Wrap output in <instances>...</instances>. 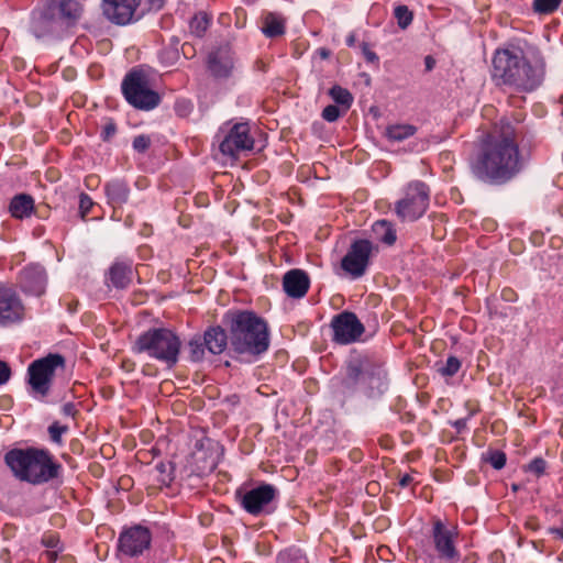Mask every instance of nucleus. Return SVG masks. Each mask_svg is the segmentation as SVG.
Here are the masks:
<instances>
[{
    "instance_id": "1",
    "label": "nucleus",
    "mask_w": 563,
    "mask_h": 563,
    "mask_svg": "<svg viewBox=\"0 0 563 563\" xmlns=\"http://www.w3.org/2000/svg\"><path fill=\"white\" fill-rule=\"evenodd\" d=\"M523 168L515 125L500 120L478 136L470 162L472 175L479 181L503 186L517 177Z\"/></svg>"
},
{
    "instance_id": "2",
    "label": "nucleus",
    "mask_w": 563,
    "mask_h": 563,
    "mask_svg": "<svg viewBox=\"0 0 563 563\" xmlns=\"http://www.w3.org/2000/svg\"><path fill=\"white\" fill-rule=\"evenodd\" d=\"M222 322L229 331L230 347L234 353L258 357L268 350V324L254 311L229 310L224 313Z\"/></svg>"
},
{
    "instance_id": "3",
    "label": "nucleus",
    "mask_w": 563,
    "mask_h": 563,
    "mask_svg": "<svg viewBox=\"0 0 563 563\" xmlns=\"http://www.w3.org/2000/svg\"><path fill=\"white\" fill-rule=\"evenodd\" d=\"M4 463L13 476L32 485H42L58 478L63 466L47 449L14 448L4 454Z\"/></svg>"
},
{
    "instance_id": "4",
    "label": "nucleus",
    "mask_w": 563,
    "mask_h": 563,
    "mask_svg": "<svg viewBox=\"0 0 563 563\" xmlns=\"http://www.w3.org/2000/svg\"><path fill=\"white\" fill-rule=\"evenodd\" d=\"M341 384L344 389L363 393L367 398H378L388 388L384 364L374 356L352 352L344 363Z\"/></svg>"
},
{
    "instance_id": "5",
    "label": "nucleus",
    "mask_w": 563,
    "mask_h": 563,
    "mask_svg": "<svg viewBox=\"0 0 563 563\" xmlns=\"http://www.w3.org/2000/svg\"><path fill=\"white\" fill-rule=\"evenodd\" d=\"M181 341L179 336L167 328H151L141 333L132 345L136 354H146L173 367L179 360Z\"/></svg>"
},
{
    "instance_id": "6",
    "label": "nucleus",
    "mask_w": 563,
    "mask_h": 563,
    "mask_svg": "<svg viewBox=\"0 0 563 563\" xmlns=\"http://www.w3.org/2000/svg\"><path fill=\"white\" fill-rule=\"evenodd\" d=\"M65 366L66 360L59 353H49L32 361L27 366L26 379L31 393L42 399L47 397L57 371H64Z\"/></svg>"
},
{
    "instance_id": "7",
    "label": "nucleus",
    "mask_w": 563,
    "mask_h": 563,
    "mask_svg": "<svg viewBox=\"0 0 563 563\" xmlns=\"http://www.w3.org/2000/svg\"><path fill=\"white\" fill-rule=\"evenodd\" d=\"M121 90L126 102L142 111L155 109L162 100L159 93L151 88L145 73H126Z\"/></svg>"
},
{
    "instance_id": "8",
    "label": "nucleus",
    "mask_w": 563,
    "mask_h": 563,
    "mask_svg": "<svg viewBox=\"0 0 563 563\" xmlns=\"http://www.w3.org/2000/svg\"><path fill=\"white\" fill-rule=\"evenodd\" d=\"M493 65L495 70H518L526 67L530 70H539L545 67L544 59L537 48L528 47L525 53L518 46L497 49Z\"/></svg>"
},
{
    "instance_id": "9",
    "label": "nucleus",
    "mask_w": 563,
    "mask_h": 563,
    "mask_svg": "<svg viewBox=\"0 0 563 563\" xmlns=\"http://www.w3.org/2000/svg\"><path fill=\"white\" fill-rule=\"evenodd\" d=\"M430 538L438 559L445 563H456L461 560V553L457 549L459 530L456 526L446 523L440 518H434Z\"/></svg>"
},
{
    "instance_id": "10",
    "label": "nucleus",
    "mask_w": 563,
    "mask_h": 563,
    "mask_svg": "<svg viewBox=\"0 0 563 563\" xmlns=\"http://www.w3.org/2000/svg\"><path fill=\"white\" fill-rule=\"evenodd\" d=\"M430 201V189L423 181L410 183L405 197L397 201L395 211L402 221H416L427 211Z\"/></svg>"
},
{
    "instance_id": "11",
    "label": "nucleus",
    "mask_w": 563,
    "mask_h": 563,
    "mask_svg": "<svg viewBox=\"0 0 563 563\" xmlns=\"http://www.w3.org/2000/svg\"><path fill=\"white\" fill-rule=\"evenodd\" d=\"M373 243L366 239L354 240L341 260V267L353 278H360L369 265Z\"/></svg>"
},
{
    "instance_id": "12",
    "label": "nucleus",
    "mask_w": 563,
    "mask_h": 563,
    "mask_svg": "<svg viewBox=\"0 0 563 563\" xmlns=\"http://www.w3.org/2000/svg\"><path fill=\"white\" fill-rule=\"evenodd\" d=\"M152 544V532L148 528L135 525L124 529L118 539V550L125 556L142 555Z\"/></svg>"
},
{
    "instance_id": "13",
    "label": "nucleus",
    "mask_w": 563,
    "mask_h": 563,
    "mask_svg": "<svg viewBox=\"0 0 563 563\" xmlns=\"http://www.w3.org/2000/svg\"><path fill=\"white\" fill-rule=\"evenodd\" d=\"M278 490L275 486L263 483L243 494L241 506L247 514L255 517L268 515L273 512L271 504L276 498Z\"/></svg>"
},
{
    "instance_id": "14",
    "label": "nucleus",
    "mask_w": 563,
    "mask_h": 563,
    "mask_svg": "<svg viewBox=\"0 0 563 563\" xmlns=\"http://www.w3.org/2000/svg\"><path fill=\"white\" fill-rule=\"evenodd\" d=\"M333 331L332 341L338 344H351L356 342L365 331L357 316L351 311L335 314L330 323Z\"/></svg>"
},
{
    "instance_id": "15",
    "label": "nucleus",
    "mask_w": 563,
    "mask_h": 563,
    "mask_svg": "<svg viewBox=\"0 0 563 563\" xmlns=\"http://www.w3.org/2000/svg\"><path fill=\"white\" fill-rule=\"evenodd\" d=\"M250 131L249 123H235L220 142V152L230 157H238L241 152L253 150L254 139Z\"/></svg>"
},
{
    "instance_id": "16",
    "label": "nucleus",
    "mask_w": 563,
    "mask_h": 563,
    "mask_svg": "<svg viewBox=\"0 0 563 563\" xmlns=\"http://www.w3.org/2000/svg\"><path fill=\"white\" fill-rule=\"evenodd\" d=\"M492 80L498 87L530 92L541 85L543 77L542 73H493Z\"/></svg>"
},
{
    "instance_id": "17",
    "label": "nucleus",
    "mask_w": 563,
    "mask_h": 563,
    "mask_svg": "<svg viewBox=\"0 0 563 563\" xmlns=\"http://www.w3.org/2000/svg\"><path fill=\"white\" fill-rule=\"evenodd\" d=\"M24 317V306L16 292L0 285V325L20 322Z\"/></svg>"
},
{
    "instance_id": "18",
    "label": "nucleus",
    "mask_w": 563,
    "mask_h": 563,
    "mask_svg": "<svg viewBox=\"0 0 563 563\" xmlns=\"http://www.w3.org/2000/svg\"><path fill=\"white\" fill-rule=\"evenodd\" d=\"M141 0H103V14L115 24L124 25L137 19Z\"/></svg>"
},
{
    "instance_id": "19",
    "label": "nucleus",
    "mask_w": 563,
    "mask_h": 563,
    "mask_svg": "<svg viewBox=\"0 0 563 563\" xmlns=\"http://www.w3.org/2000/svg\"><path fill=\"white\" fill-rule=\"evenodd\" d=\"M46 283L45 268L38 264L24 267L19 276L22 291L37 297L45 292Z\"/></svg>"
},
{
    "instance_id": "20",
    "label": "nucleus",
    "mask_w": 563,
    "mask_h": 563,
    "mask_svg": "<svg viewBox=\"0 0 563 563\" xmlns=\"http://www.w3.org/2000/svg\"><path fill=\"white\" fill-rule=\"evenodd\" d=\"M47 5L49 13L54 14L63 27L77 23L84 12V5L79 0H49Z\"/></svg>"
},
{
    "instance_id": "21",
    "label": "nucleus",
    "mask_w": 563,
    "mask_h": 563,
    "mask_svg": "<svg viewBox=\"0 0 563 563\" xmlns=\"http://www.w3.org/2000/svg\"><path fill=\"white\" fill-rule=\"evenodd\" d=\"M310 287L309 275L299 268L288 271L283 277V289L290 298H302Z\"/></svg>"
},
{
    "instance_id": "22",
    "label": "nucleus",
    "mask_w": 563,
    "mask_h": 563,
    "mask_svg": "<svg viewBox=\"0 0 563 563\" xmlns=\"http://www.w3.org/2000/svg\"><path fill=\"white\" fill-rule=\"evenodd\" d=\"M63 26L59 21L49 13V7L47 3L37 11L33 12L32 15V31L36 37H42L47 34L54 33L60 30Z\"/></svg>"
},
{
    "instance_id": "23",
    "label": "nucleus",
    "mask_w": 563,
    "mask_h": 563,
    "mask_svg": "<svg viewBox=\"0 0 563 563\" xmlns=\"http://www.w3.org/2000/svg\"><path fill=\"white\" fill-rule=\"evenodd\" d=\"M108 279L117 289L126 288L133 279V267L131 261H117L108 272Z\"/></svg>"
},
{
    "instance_id": "24",
    "label": "nucleus",
    "mask_w": 563,
    "mask_h": 563,
    "mask_svg": "<svg viewBox=\"0 0 563 563\" xmlns=\"http://www.w3.org/2000/svg\"><path fill=\"white\" fill-rule=\"evenodd\" d=\"M107 202L113 208H121L130 197V188L123 179H112L104 185Z\"/></svg>"
},
{
    "instance_id": "25",
    "label": "nucleus",
    "mask_w": 563,
    "mask_h": 563,
    "mask_svg": "<svg viewBox=\"0 0 563 563\" xmlns=\"http://www.w3.org/2000/svg\"><path fill=\"white\" fill-rule=\"evenodd\" d=\"M202 339L207 350L213 355L221 354L227 349L228 343L230 344L229 331L227 332L220 325L209 327Z\"/></svg>"
},
{
    "instance_id": "26",
    "label": "nucleus",
    "mask_w": 563,
    "mask_h": 563,
    "mask_svg": "<svg viewBox=\"0 0 563 563\" xmlns=\"http://www.w3.org/2000/svg\"><path fill=\"white\" fill-rule=\"evenodd\" d=\"M34 199L31 195H15L9 203V212L14 219L23 220L30 218L34 212Z\"/></svg>"
},
{
    "instance_id": "27",
    "label": "nucleus",
    "mask_w": 563,
    "mask_h": 563,
    "mask_svg": "<svg viewBox=\"0 0 563 563\" xmlns=\"http://www.w3.org/2000/svg\"><path fill=\"white\" fill-rule=\"evenodd\" d=\"M375 238L387 245H393L397 240L394 225L387 220H377L372 225Z\"/></svg>"
},
{
    "instance_id": "28",
    "label": "nucleus",
    "mask_w": 563,
    "mask_h": 563,
    "mask_svg": "<svg viewBox=\"0 0 563 563\" xmlns=\"http://www.w3.org/2000/svg\"><path fill=\"white\" fill-rule=\"evenodd\" d=\"M211 70H231L234 67L233 57L228 48H219L209 55Z\"/></svg>"
},
{
    "instance_id": "29",
    "label": "nucleus",
    "mask_w": 563,
    "mask_h": 563,
    "mask_svg": "<svg viewBox=\"0 0 563 563\" xmlns=\"http://www.w3.org/2000/svg\"><path fill=\"white\" fill-rule=\"evenodd\" d=\"M263 33L268 37H275L284 34L285 25L283 19L275 13H268L264 18Z\"/></svg>"
},
{
    "instance_id": "30",
    "label": "nucleus",
    "mask_w": 563,
    "mask_h": 563,
    "mask_svg": "<svg viewBox=\"0 0 563 563\" xmlns=\"http://www.w3.org/2000/svg\"><path fill=\"white\" fill-rule=\"evenodd\" d=\"M328 93L336 106L343 108L344 112L351 108L354 100L352 93L340 85H333Z\"/></svg>"
},
{
    "instance_id": "31",
    "label": "nucleus",
    "mask_w": 563,
    "mask_h": 563,
    "mask_svg": "<svg viewBox=\"0 0 563 563\" xmlns=\"http://www.w3.org/2000/svg\"><path fill=\"white\" fill-rule=\"evenodd\" d=\"M417 131V128L411 124H395L389 125L386 129V136L396 142H401L412 136Z\"/></svg>"
},
{
    "instance_id": "32",
    "label": "nucleus",
    "mask_w": 563,
    "mask_h": 563,
    "mask_svg": "<svg viewBox=\"0 0 563 563\" xmlns=\"http://www.w3.org/2000/svg\"><path fill=\"white\" fill-rule=\"evenodd\" d=\"M275 563H309L306 554L298 548L291 547L280 551Z\"/></svg>"
},
{
    "instance_id": "33",
    "label": "nucleus",
    "mask_w": 563,
    "mask_h": 563,
    "mask_svg": "<svg viewBox=\"0 0 563 563\" xmlns=\"http://www.w3.org/2000/svg\"><path fill=\"white\" fill-rule=\"evenodd\" d=\"M155 471L157 472V482L164 486H169L175 476H174V472H175V465L173 462H158L156 465H155Z\"/></svg>"
},
{
    "instance_id": "34",
    "label": "nucleus",
    "mask_w": 563,
    "mask_h": 563,
    "mask_svg": "<svg viewBox=\"0 0 563 563\" xmlns=\"http://www.w3.org/2000/svg\"><path fill=\"white\" fill-rule=\"evenodd\" d=\"M211 22V18L208 16L205 12L197 13L190 21V32L197 36L201 37L208 30Z\"/></svg>"
},
{
    "instance_id": "35",
    "label": "nucleus",
    "mask_w": 563,
    "mask_h": 563,
    "mask_svg": "<svg viewBox=\"0 0 563 563\" xmlns=\"http://www.w3.org/2000/svg\"><path fill=\"white\" fill-rule=\"evenodd\" d=\"M188 347L190 361L201 362L203 360L207 347L201 335H194L188 342Z\"/></svg>"
},
{
    "instance_id": "36",
    "label": "nucleus",
    "mask_w": 563,
    "mask_h": 563,
    "mask_svg": "<svg viewBox=\"0 0 563 563\" xmlns=\"http://www.w3.org/2000/svg\"><path fill=\"white\" fill-rule=\"evenodd\" d=\"M482 460L489 463L495 470H501L507 462L506 453L500 450H488L483 453Z\"/></svg>"
},
{
    "instance_id": "37",
    "label": "nucleus",
    "mask_w": 563,
    "mask_h": 563,
    "mask_svg": "<svg viewBox=\"0 0 563 563\" xmlns=\"http://www.w3.org/2000/svg\"><path fill=\"white\" fill-rule=\"evenodd\" d=\"M461 365L462 363L456 356L450 355L445 363L438 368V372L444 377H452L460 371Z\"/></svg>"
},
{
    "instance_id": "38",
    "label": "nucleus",
    "mask_w": 563,
    "mask_h": 563,
    "mask_svg": "<svg viewBox=\"0 0 563 563\" xmlns=\"http://www.w3.org/2000/svg\"><path fill=\"white\" fill-rule=\"evenodd\" d=\"M547 468H548L547 461L540 456L534 457L533 460H531V462L529 464L523 466V470L526 472H529V473L536 475L537 477L543 476L547 472Z\"/></svg>"
},
{
    "instance_id": "39",
    "label": "nucleus",
    "mask_w": 563,
    "mask_h": 563,
    "mask_svg": "<svg viewBox=\"0 0 563 563\" xmlns=\"http://www.w3.org/2000/svg\"><path fill=\"white\" fill-rule=\"evenodd\" d=\"M394 15L399 27L406 29L412 22V12L407 5H398L394 10Z\"/></svg>"
},
{
    "instance_id": "40",
    "label": "nucleus",
    "mask_w": 563,
    "mask_h": 563,
    "mask_svg": "<svg viewBox=\"0 0 563 563\" xmlns=\"http://www.w3.org/2000/svg\"><path fill=\"white\" fill-rule=\"evenodd\" d=\"M194 110V103L189 99L179 98L175 101L174 111L179 118H188Z\"/></svg>"
},
{
    "instance_id": "41",
    "label": "nucleus",
    "mask_w": 563,
    "mask_h": 563,
    "mask_svg": "<svg viewBox=\"0 0 563 563\" xmlns=\"http://www.w3.org/2000/svg\"><path fill=\"white\" fill-rule=\"evenodd\" d=\"M49 439L52 442L60 445L63 443V434L68 432V427L64 424H59V422H53L48 429Z\"/></svg>"
},
{
    "instance_id": "42",
    "label": "nucleus",
    "mask_w": 563,
    "mask_h": 563,
    "mask_svg": "<svg viewBox=\"0 0 563 563\" xmlns=\"http://www.w3.org/2000/svg\"><path fill=\"white\" fill-rule=\"evenodd\" d=\"M561 3V0H533V9L538 13H551Z\"/></svg>"
},
{
    "instance_id": "43",
    "label": "nucleus",
    "mask_w": 563,
    "mask_h": 563,
    "mask_svg": "<svg viewBox=\"0 0 563 563\" xmlns=\"http://www.w3.org/2000/svg\"><path fill=\"white\" fill-rule=\"evenodd\" d=\"M151 144L152 140L150 135L140 134L133 139L132 147L135 152L143 154L151 147Z\"/></svg>"
},
{
    "instance_id": "44",
    "label": "nucleus",
    "mask_w": 563,
    "mask_h": 563,
    "mask_svg": "<svg viewBox=\"0 0 563 563\" xmlns=\"http://www.w3.org/2000/svg\"><path fill=\"white\" fill-rule=\"evenodd\" d=\"M92 206H93V201L89 197V195L81 192L79 195V214L82 220H85L86 217L89 214Z\"/></svg>"
},
{
    "instance_id": "45",
    "label": "nucleus",
    "mask_w": 563,
    "mask_h": 563,
    "mask_svg": "<svg viewBox=\"0 0 563 563\" xmlns=\"http://www.w3.org/2000/svg\"><path fill=\"white\" fill-rule=\"evenodd\" d=\"M321 117L327 122H335L341 117V111L339 106L329 104L327 106L321 113Z\"/></svg>"
},
{
    "instance_id": "46",
    "label": "nucleus",
    "mask_w": 563,
    "mask_h": 563,
    "mask_svg": "<svg viewBox=\"0 0 563 563\" xmlns=\"http://www.w3.org/2000/svg\"><path fill=\"white\" fill-rule=\"evenodd\" d=\"M42 544L47 549L55 550L58 548L59 537L55 533L44 534L42 537Z\"/></svg>"
},
{
    "instance_id": "47",
    "label": "nucleus",
    "mask_w": 563,
    "mask_h": 563,
    "mask_svg": "<svg viewBox=\"0 0 563 563\" xmlns=\"http://www.w3.org/2000/svg\"><path fill=\"white\" fill-rule=\"evenodd\" d=\"M117 133V124L113 121H109L101 131V139L106 142L110 141Z\"/></svg>"
},
{
    "instance_id": "48",
    "label": "nucleus",
    "mask_w": 563,
    "mask_h": 563,
    "mask_svg": "<svg viewBox=\"0 0 563 563\" xmlns=\"http://www.w3.org/2000/svg\"><path fill=\"white\" fill-rule=\"evenodd\" d=\"M11 368L9 364L0 360V386L4 385L11 377Z\"/></svg>"
},
{
    "instance_id": "49",
    "label": "nucleus",
    "mask_w": 563,
    "mask_h": 563,
    "mask_svg": "<svg viewBox=\"0 0 563 563\" xmlns=\"http://www.w3.org/2000/svg\"><path fill=\"white\" fill-rule=\"evenodd\" d=\"M62 412L65 416L73 417V418H75L76 415L78 413L74 402H66V404H64L63 407H62Z\"/></svg>"
},
{
    "instance_id": "50",
    "label": "nucleus",
    "mask_w": 563,
    "mask_h": 563,
    "mask_svg": "<svg viewBox=\"0 0 563 563\" xmlns=\"http://www.w3.org/2000/svg\"><path fill=\"white\" fill-rule=\"evenodd\" d=\"M466 424H467V419L466 418L457 419V420H455L452 423V426L455 428L457 433H461L463 430H465L466 429Z\"/></svg>"
},
{
    "instance_id": "51",
    "label": "nucleus",
    "mask_w": 563,
    "mask_h": 563,
    "mask_svg": "<svg viewBox=\"0 0 563 563\" xmlns=\"http://www.w3.org/2000/svg\"><path fill=\"white\" fill-rule=\"evenodd\" d=\"M363 54L364 57L371 63L377 60V55L373 51H371L366 44H363Z\"/></svg>"
},
{
    "instance_id": "52",
    "label": "nucleus",
    "mask_w": 563,
    "mask_h": 563,
    "mask_svg": "<svg viewBox=\"0 0 563 563\" xmlns=\"http://www.w3.org/2000/svg\"><path fill=\"white\" fill-rule=\"evenodd\" d=\"M413 481L412 476L409 475V474H405L402 475L400 478H399V485L401 487H407L411 484V482Z\"/></svg>"
},
{
    "instance_id": "53",
    "label": "nucleus",
    "mask_w": 563,
    "mask_h": 563,
    "mask_svg": "<svg viewBox=\"0 0 563 563\" xmlns=\"http://www.w3.org/2000/svg\"><path fill=\"white\" fill-rule=\"evenodd\" d=\"M424 65H426V70H431L432 68L435 67V59L432 56L428 55L424 58Z\"/></svg>"
},
{
    "instance_id": "54",
    "label": "nucleus",
    "mask_w": 563,
    "mask_h": 563,
    "mask_svg": "<svg viewBox=\"0 0 563 563\" xmlns=\"http://www.w3.org/2000/svg\"><path fill=\"white\" fill-rule=\"evenodd\" d=\"M549 532L563 540V528H550Z\"/></svg>"
},
{
    "instance_id": "55",
    "label": "nucleus",
    "mask_w": 563,
    "mask_h": 563,
    "mask_svg": "<svg viewBox=\"0 0 563 563\" xmlns=\"http://www.w3.org/2000/svg\"><path fill=\"white\" fill-rule=\"evenodd\" d=\"M317 55H318L320 58L325 59V58H328V57H329V55H330V51H328L327 48H319V49L317 51Z\"/></svg>"
},
{
    "instance_id": "56",
    "label": "nucleus",
    "mask_w": 563,
    "mask_h": 563,
    "mask_svg": "<svg viewBox=\"0 0 563 563\" xmlns=\"http://www.w3.org/2000/svg\"><path fill=\"white\" fill-rule=\"evenodd\" d=\"M355 41H356V37H355V34L354 33H351L347 37H346V44L349 46H353L355 44Z\"/></svg>"
},
{
    "instance_id": "57",
    "label": "nucleus",
    "mask_w": 563,
    "mask_h": 563,
    "mask_svg": "<svg viewBox=\"0 0 563 563\" xmlns=\"http://www.w3.org/2000/svg\"><path fill=\"white\" fill-rule=\"evenodd\" d=\"M75 75H76V73H71V71L63 73V77H64V79H65L66 81H71V80H74Z\"/></svg>"
},
{
    "instance_id": "58",
    "label": "nucleus",
    "mask_w": 563,
    "mask_h": 563,
    "mask_svg": "<svg viewBox=\"0 0 563 563\" xmlns=\"http://www.w3.org/2000/svg\"><path fill=\"white\" fill-rule=\"evenodd\" d=\"M45 554L48 556L51 562H54L57 558V551H46Z\"/></svg>"
},
{
    "instance_id": "59",
    "label": "nucleus",
    "mask_w": 563,
    "mask_h": 563,
    "mask_svg": "<svg viewBox=\"0 0 563 563\" xmlns=\"http://www.w3.org/2000/svg\"><path fill=\"white\" fill-rule=\"evenodd\" d=\"M507 292H511V290H503V297L506 299H508Z\"/></svg>"
},
{
    "instance_id": "60",
    "label": "nucleus",
    "mask_w": 563,
    "mask_h": 563,
    "mask_svg": "<svg viewBox=\"0 0 563 563\" xmlns=\"http://www.w3.org/2000/svg\"><path fill=\"white\" fill-rule=\"evenodd\" d=\"M213 74H214L216 76H218V75H222V73H218V71H214ZM228 74H229V73H223V75H228Z\"/></svg>"
},
{
    "instance_id": "61",
    "label": "nucleus",
    "mask_w": 563,
    "mask_h": 563,
    "mask_svg": "<svg viewBox=\"0 0 563 563\" xmlns=\"http://www.w3.org/2000/svg\"><path fill=\"white\" fill-rule=\"evenodd\" d=\"M231 398L234 399L235 401H239V398L236 395H233Z\"/></svg>"
}]
</instances>
